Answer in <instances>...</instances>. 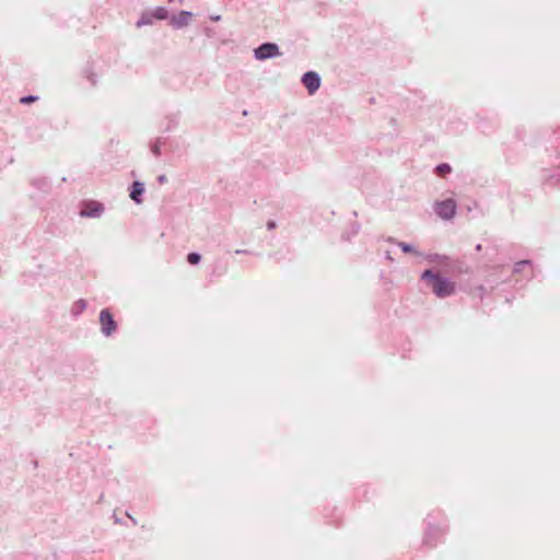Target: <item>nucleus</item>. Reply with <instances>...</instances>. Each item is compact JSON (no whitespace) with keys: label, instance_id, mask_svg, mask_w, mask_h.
<instances>
[{"label":"nucleus","instance_id":"1","mask_svg":"<svg viewBox=\"0 0 560 560\" xmlns=\"http://www.w3.org/2000/svg\"><path fill=\"white\" fill-rule=\"evenodd\" d=\"M421 280L428 281L431 284L432 292L440 299L451 296L456 291L455 283L446 277L427 269L421 273Z\"/></svg>","mask_w":560,"mask_h":560},{"label":"nucleus","instance_id":"2","mask_svg":"<svg viewBox=\"0 0 560 560\" xmlns=\"http://www.w3.org/2000/svg\"><path fill=\"white\" fill-rule=\"evenodd\" d=\"M105 212V207L102 202L96 200H85L82 202L79 215L81 218L97 219Z\"/></svg>","mask_w":560,"mask_h":560},{"label":"nucleus","instance_id":"3","mask_svg":"<svg viewBox=\"0 0 560 560\" xmlns=\"http://www.w3.org/2000/svg\"><path fill=\"white\" fill-rule=\"evenodd\" d=\"M457 203L454 199L448 198L434 203V211L442 220H452L456 214Z\"/></svg>","mask_w":560,"mask_h":560},{"label":"nucleus","instance_id":"4","mask_svg":"<svg viewBox=\"0 0 560 560\" xmlns=\"http://www.w3.org/2000/svg\"><path fill=\"white\" fill-rule=\"evenodd\" d=\"M281 56L279 46L275 43H264L254 49V57L257 60H267Z\"/></svg>","mask_w":560,"mask_h":560},{"label":"nucleus","instance_id":"5","mask_svg":"<svg viewBox=\"0 0 560 560\" xmlns=\"http://www.w3.org/2000/svg\"><path fill=\"white\" fill-rule=\"evenodd\" d=\"M101 332L105 337H110L117 330V323L115 322L108 308H104L100 313Z\"/></svg>","mask_w":560,"mask_h":560},{"label":"nucleus","instance_id":"6","mask_svg":"<svg viewBox=\"0 0 560 560\" xmlns=\"http://www.w3.org/2000/svg\"><path fill=\"white\" fill-rule=\"evenodd\" d=\"M302 84L306 88L307 92L313 95L320 86V75L315 71H307L301 78Z\"/></svg>","mask_w":560,"mask_h":560},{"label":"nucleus","instance_id":"7","mask_svg":"<svg viewBox=\"0 0 560 560\" xmlns=\"http://www.w3.org/2000/svg\"><path fill=\"white\" fill-rule=\"evenodd\" d=\"M192 13L190 11H180L178 14L170 16V24L175 30L186 27L190 23Z\"/></svg>","mask_w":560,"mask_h":560},{"label":"nucleus","instance_id":"8","mask_svg":"<svg viewBox=\"0 0 560 560\" xmlns=\"http://www.w3.org/2000/svg\"><path fill=\"white\" fill-rule=\"evenodd\" d=\"M31 186L38 192L47 195L51 190V182L46 176H34L30 180Z\"/></svg>","mask_w":560,"mask_h":560},{"label":"nucleus","instance_id":"9","mask_svg":"<svg viewBox=\"0 0 560 560\" xmlns=\"http://www.w3.org/2000/svg\"><path fill=\"white\" fill-rule=\"evenodd\" d=\"M144 192V184L141 182H133L130 188V198L137 203H142V195Z\"/></svg>","mask_w":560,"mask_h":560},{"label":"nucleus","instance_id":"10","mask_svg":"<svg viewBox=\"0 0 560 560\" xmlns=\"http://www.w3.org/2000/svg\"><path fill=\"white\" fill-rule=\"evenodd\" d=\"M527 269H528L527 277L530 279L534 277L532 260H528V259L520 260L514 264L513 273H523Z\"/></svg>","mask_w":560,"mask_h":560},{"label":"nucleus","instance_id":"11","mask_svg":"<svg viewBox=\"0 0 560 560\" xmlns=\"http://www.w3.org/2000/svg\"><path fill=\"white\" fill-rule=\"evenodd\" d=\"M83 74L91 85L95 86L98 83L100 74L95 71L93 65H88L83 70Z\"/></svg>","mask_w":560,"mask_h":560},{"label":"nucleus","instance_id":"12","mask_svg":"<svg viewBox=\"0 0 560 560\" xmlns=\"http://www.w3.org/2000/svg\"><path fill=\"white\" fill-rule=\"evenodd\" d=\"M154 22L153 15L150 11L143 12L136 23L137 27L152 25Z\"/></svg>","mask_w":560,"mask_h":560},{"label":"nucleus","instance_id":"13","mask_svg":"<svg viewBox=\"0 0 560 560\" xmlns=\"http://www.w3.org/2000/svg\"><path fill=\"white\" fill-rule=\"evenodd\" d=\"M150 12L152 13L154 20L162 21L170 19L168 10L164 7H156Z\"/></svg>","mask_w":560,"mask_h":560},{"label":"nucleus","instance_id":"14","mask_svg":"<svg viewBox=\"0 0 560 560\" xmlns=\"http://www.w3.org/2000/svg\"><path fill=\"white\" fill-rule=\"evenodd\" d=\"M88 306V303L85 300L83 299H79L78 301H75L73 304H72V307H71V314L73 316H79L82 312L85 311Z\"/></svg>","mask_w":560,"mask_h":560},{"label":"nucleus","instance_id":"15","mask_svg":"<svg viewBox=\"0 0 560 560\" xmlns=\"http://www.w3.org/2000/svg\"><path fill=\"white\" fill-rule=\"evenodd\" d=\"M397 246L406 254H413L416 256L422 257V253L419 252L412 244L400 242L397 243Z\"/></svg>","mask_w":560,"mask_h":560},{"label":"nucleus","instance_id":"16","mask_svg":"<svg viewBox=\"0 0 560 560\" xmlns=\"http://www.w3.org/2000/svg\"><path fill=\"white\" fill-rule=\"evenodd\" d=\"M422 256L429 261V262H438L443 264L447 260L446 256L440 255V254H428Z\"/></svg>","mask_w":560,"mask_h":560},{"label":"nucleus","instance_id":"17","mask_svg":"<svg viewBox=\"0 0 560 560\" xmlns=\"http://www.w3.org/2000/svg\"><path fill=\"white\" fill-rule=\"evenodd\" d=\"M452 172V167L447 163H441L435 167V173L439 176H445L446 174H450Z\"/></svg>","mask_w":560,"mask_h":560},{"label":"nucleus","instance_id":"18","mask_svg":"<svg viewBox=\"0 0 560 560\" xmlns=\"http://www.w3.org/2000/svg\"><path fill=\"white\" fill-rule=\"evenodd\" d=\"M166 120H167V124L165 127V131H171V130L175 129L178 125V118L174 115L167 116Z\"/></svg>","mask_w":560,"mask_h":560},{"label":"nucleus","instance_id":"19","mask_svg":"<svg viewBox=\"0 0 560 560\" xmlns=\"http://www.w3.org/2000/svg\"><path fill=\"white\" fill-rule=\"evenodd\" d=\"M201 260V255L198 254V253H189L187 255V261L190 264V265H197L199 264Z\"/></svg>","mask_w":560,"mask_h":560},{"label":"nucleus","instance_id":"20","mask_svg":"<svg viewBox=\"0 0 560 560\" xmlns=\"http://www.w3.org/2000/svg\"><path fill=\"white\" fill-rule=\"evenodd\" d=\"M151 152L155 155V156H160L161 155V143L160 141H155L154 143H152L151 145Z\"/></svg>","mask_w":560,"mask_h":560},{"label":"nucleus","instance_id":"21","mask_svg":"<svg viewBox=\"0 0 560 560\" xmlns=\"http://www.w3.org/2000/svg\"><path fill=\"white\" fill-rule=\"evenodd\" d=\"M38 97L35 96V95H27V96H24L21 98V103L23 104H30V103H33L37 100Z\"/></svg>","mask_w":560,"mask_h":560},{"label":"nucleus","instance_id":"22","mask_svg":"<svg viewBox=\"0 0 560 560\" xmlns=\"http://www.w3.org/2000/svg\"><path fill=\"white\" fill-rule=\"evenodd\" d=\"M360 225L358 223H353L350 230L351 236H355L359 233Z\"/></svg>","mask_w":560,"mask_h":560},{"label":"nucleus","instance_id":"23","mask_svg":"<svg viewBox=\"0 0 560 560\" xmlns=\"http://www.w3.org/2000/svg\"><path fill=\"white\" fill-rule=\"evenodd\" d=\"M166 182H167V177H166V175L161 174V175H159V176H158V183H159V184L163 185V184H165Z\"/></svg>","mask_w":560,"mask_h":560},{"label":"nucleus","instance_id":"24","mask_svg":"<svg viewBox=\"0 0 560 560\" xmlns=\"http://www.w3.org/2000/svg\"><path fill=\"white\" fill-rule=\"evenodd\" d=\"M276 226H277L276 221L270 220V221L267 222V229L268 230H273V229H276Z\"/></svg>","mask_w":560,"mask_h":560},{"label":"nucleus","instance_id":"25","mask_svg":"<svg viewBox=\"0 0 560 560\" xmlns=\"http://www.w3.org/2000/svg\"><path fill=\"white\" fill-rule=\"evenodd\" d=\"M424 542L428 544V545H431L432 544V540L430 539V529H428L425 532V535H424Z\"/></svg>","mask_w":560,"mask_h":560},{"label":"nucleus","instance_id":"26","mask_svg":"<svg viewBox=\"0 0 560 560\" xmlns=\"http://www.w3.org/2000/svg\"><path fill=\"white\" fill-rule=\"evenodd\" d=\"M210 20L214 21V22H218L221 20V15L217 14V15H211L210 16Z\"/></svg>","mask_w":560,"mask_h":560},{"label":"nucleus","instance_id":"27","mask_svg":"<svg viewBox=\"0 0 560 560\" xmlns=\"http://www.w3.org/2000/svg\"><path fill=\"white\" fill-rule=\"evenodd\" d=\"M386 241H387L388 243H390V244H396V245H397V243H399L398 241H396V240H395L394 237H392V236L387 237V240H386Z\"/></svg>","mask_w":560,"mask_h":560},{"label":"nucleus","instance_id":"28","mask_svg":"<svg viewBox=\"0 0 560 560\" xmlns=\"http://www.w3.org/2000/svg\"><path fill=\"white\" fill-rule=\"evenodd\" d=\"M247 253H248V250H246V249H236L235 250V254H247Z\"/></svg>","mask_w":560,"mask_h":560},{"label":"nucleus","instance_id":"29","mask_svg":"<svg viewBox=\"0 0 560 560\" xmlns=\"http://www.w3.org/2000/svg\"><path fill=\"white\" fill-rule=\"evenodd\" d=\"M127 516L131 520V522L133 523V525L137 524V520L133 518L129 513H127Z\"/></svg>","mask_w":560,"mask_h":560},{"label":"nucleus","instance_id":"30","mask_svg":"<svg viewBox=\"0 0 560 560\" xmlns=\"http://www.w3.org/2000/svg\"><path fill=\"white\" fill-rule=\"evenodd\" d=\"M481 248H482L481 244H477V245H476V250H478V252H479V250H481Z\"/></svg>","mask_w":560,"mask_h":560},{"label":"nucleus","instance_id":"31","mask_svg":"<svg viewBox=\"0 0 560 560\" xmlns=\"http://www.w3.org/2000/svg\"><path fill=\"white\" fill-rule=\"evenodd\" d=\"M386 258H387V259H389V260H392V257H390V255H389V254H387V255H386Z\"/></svg>","mask_w":560,"mask_h":560},{"label":"nucleus","instance_id":"32","mask_svg":"<svg viewBox=\"0 0 560 560\" xmlns=\"http://www.w3.org/2000/svg\"><path fill=\"white\" fill-rule=\"evenodd\" d=\"M178 2H182L183 0H177Z\"/></svg>","mask_w":560,"mask_h":560},{"label":"nucleus","instance_id":"33","mask_svg":"<svg viewBox=\"0 0 560 560\" xmlns=\"http://www.w3.org/2000/svg\"><path fill=\"white\" fill-rule=\"evenodd\" d=\"M559 156H560V152H559Z\"/></svg>","mask_w":560,"mask_h":560}]
</instances>
